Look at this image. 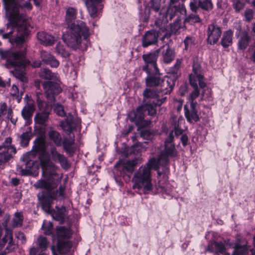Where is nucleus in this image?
Listing matches in <instances>:
<instances>
[{
    "mask_svg": "<svg viewBox=\"0 0 255 255\" xmlns=\"http://www.w3.org/2000/svg\"><path fill=\"white\" fill-rule=\"evenodd\" d=\"M8 22L6 28H0V36L3 39H8L12 45L21 46L28 35L29 20L24 15V8L30 10L32 5L25 0H2Z\"/></svg>",
    "mask_w": 255,
    "mask_h": 255,
    "instance_id": "obj_1",
    "label": "nucleus"
},
{
    "mask_svg": "<svg viewBox=\"0 0 255 255\" xmlns=\"http://www.w3.org/2000/svg\"><path fill=\"white\" fill-rule=\"evenodd\" d=\"M42 168V178L38 180L33 186L36 189H44L46 193L51 192L61 181L62 176L58 173V168L47 157L40 159Z\"/></svg>",
    "mask_w": 255,
    "mask_h": 255,
    "instance_id": "obj_2",
    "label": "nucleus"
},
{
    "mask_svg": "<svg viewBox=\"0 0 255 255\" xmlns=\"http://www.w3.org/2000/svg\"><path fill=\"white\" fill-rule=\"evenodd\" d=\"M89 28L83 21L77 22V26L73 25L65 34H63V40L68 47L74 51L86 50L90 42Z\"/></svg>",
    "mask_w": 255,
    "mask_h": 255,
    "instance_id": "obj_3",
    "label": "nucleus"
},
{
    "mask_svg": "<svg viewBox=\"0 0 255 255\" xmlns=\"http://www.w3.org/2000/svg\"><path fill=\"white\" fill-rule=\"evenodd\" d=\"M156 162L155 158H152L135 171L132 179L133 189H137L145 194L152 190L153 184L151 182V170L153 168L159 170V166Z\"/></svg>",
    "mask_w": 255,
    "mask_h": 255,
    "instance_id": "obj_4",
    "label": "nucleus"
},
{
    "mask_svg": "<svg viewBox=\"0 0 255 255\" xmlns=\"http://www.w3.org/2000/svg\"><path fill=\"white\" fill-rule=\"evenodd\" d=\"M0 55L1 58L6 59L5 65L7 68H15L13 73L15 78L23 84L26 83L27 79L23 71L24 67L29 64V61L25 59L24 51H3L0 50Z\"/></svg>",
    "mask_w": 255,
    "mask_h": 255,
    "instance_id": "obj_5",
    "label": "nucleus"
},
{
    "mask_svg": "<svg viewBox=\"0 0 255 255\" xmlns=\"http://www.w3.org/2000/svg\"><path fill=\"white\" fill-rule=\"evenodd\" d=\"M178 154V152L175 148V145H164V149L159 155L156 160V164L159 167L162 166V170L160 171L158 170L157 174L158 176L163 175V177L166 178L168 173V168L167 165L169 164V159L170 158L175 157Z\"/></svg>",
    "mask_w": 255,
    "mask_h": 255,
    "instance_id": "obj_6",
    "label": "nucleus"
},
{
    "mask_svg": "<svg viewBox=\"0 0 255 255\" xmlns=\"http://www.w3.org/2000/svg\"><path fill=\"white\" fill-rule=\"evenodd\" d=\"M141 162V159L134 158L127 161L117 162L115 166L117 170V175L122 177L127 181H129L135 167Z\"/></svg>",
    "mask_w": 255,
    "mask_h": 255,
    "instance_id": "obj_7",
    "label": "nucleus"
},
{
    "mask_svg": "<svg viewBox=\"0 0 255 255\" xmlns=\"http://www.w3.org/2000/svg\"><path fill=\"white\" fill-rule=\"evenodd\" d=\"M155 25L158 31L150 30L146 32L142 37V46L143 47H146L149 45L156 43L159 37V34L161 32H164L166 30V24L160 19L158 18L155 21Z\"/></svg>",
    "mask_w": 255,
    "mask_h": 255,
    "instance_id": "obj_8",
    "label": "nucleus"
},
{
    "mask_svg": "<svg viewBox=\"0 0 255 255\" xmlns=\"http://www.w3.org/2000/svg\"><path fill=\"white\" fill-rule=\"evenodd\" d=\"M166 81L165 77L164 79L161 78L160 73L159 74H151L145 78V83L147 87H157L160 86L162 92L164 94H170L171 92H167L169 89V86H164V82Z\"/></svg>",
    "mask_w": 255,
    "mask_h": 255,
    "instance_id": "obj_9",
    "label": "nucleus"
},
{
    "mask_svg": "<svg viewBox=\"0 0 255 255\" xmlns=\"http://www.w3.org/2000/svg\"><path fill=\"white\" fill-rule=\"evenodd\" d=\"M28 154L24 155L23 160L25 162V168L23 169L21 167L17 166V171L21 175H32L37 177L38 175V168L34 166L33 161L29 159Z\"/></svg>",
    "mask_w": 255,
    "mask_h": 255,
    "instance_id": "obj_10",
    "label": "nucleus"
},
{
    "mask_svg": "<svg viewBox=\"0 0 255 255\" xmlns=\"http://www.w3.org/2000/svg\"><path fill=\"white\" fill-rule=\"evenodd\" d=\"M103 0H86L85 5L90 16L94 19L98 18L103 7Z\"/></svg>",
    "mask_w": 255,
    "mask_h": 255,
    "instance_id": "obj_11",
    "label": "nucleus"
},
{
    "mask_svg": "<svg viewBox=\"0 0 255 255\" xmlns=\"http://www.w3.org/2000/svg\"><path fill=\"white\" fill-rule=\"evenodd\" d=\"M222 34L220 26L215 23L209 24L207 31V42L210 45H214L218 41Z\"/></svg>",
    "mask_w": 255,
    "mask_h": 255,
    "instance_id": "obj_12",
    "label": "nucleus"
},
{
    "mask_svg": "<svg viewBox=\"0 0 255 255\" xmlns=\"http://www.w3.org/2000/svg\"><path fill=\"white\" fill-rule=\"evenodd\" d=\"M181 62L177 59L175 65L169 69L168 76L165 77L166 81L164 82V86H169V89L167 92H171L175 85V81L178 77V71L180 66Z\"/></svg>",
    "mask_w": 255,
    "mask_h": 255,
    "instance_id": "obj_13",
    "label": "nucleus"
},
{
    "mask_svg": "<svg viewBox=\"0 0 255 255\" xmlns=\"http://www.w3.org/2000/svg\"><path fill=\"white\" fill-rule=\"evenodd\" d=\"M42 85L47 98L50 101H54V95L59 94L61 91V89L59 85L55 82L46 81L43 82Z\"/></svg>",
    "mask_w": 255,
    "mask_h": 255,
    "instance_id": "obj_14",
    "label": "nucleus"
},
{
    "mask_svg": "<svg viewBox=\"0 0 255 255\" xmlns=\"http://www.w3.org/2000/svg\"><path fill=\"white\" fill-rule=\"evenodd\" d=\"M192 80H193L194 82L198 83L201 88H204L206 86V83L201 73V66L198 63H194L193 65V73L189 75V82H191Z\"/></svg>",
    "mask_w": 255,
    "mask_h": 255,
    "instance_id": "obj_15",
    "label": "nucleus"
},
{
    "mask_svg": "<svg viewBox=\"0 0 255 255\" xmlns=\"http://www.w3.org/2000/svg\"><path fill=\"white\" fill-rule=\"evenodd\" d=\"M206 251L214 253L215 255H230L224 243L215 241H210L206 248Z\"/></svg>",
    "mask_w": 255,
    "mask_h": 255,
    "instance_id": "obj_16",
    "label": "nucleus"
},
{
    "mask_svg": "<svg viewBox=\"0 0 255 255\" xmlns=\"http://www.w3.org/2000/svg\"><path fill=\"white\" fill-rule=\"evenodd\" d=\"M37 196L42 209L45 212H51L52 211L51 205L54 199L52 192L45 193L41 192L38 194Z\"/></svg>",
    "mask_w": 255,
    "mask_h": 255,
    "instance_id": "obj_17",
    "label": "nucleus"
},
{
    "mask_svg": "<svg viewBox=\"0 0 255 255\" xmlns=\"http://www.w3.org/2000/svg\"><path fill=\"white\" fill-rule=\"evenodd\" d=\"M189 6L190 9L194 12H196L199 8L209 10L213 7L212 0H191Z\"/></svg>",
    "mask_w": 255,
    "mask_h": 255,
    "instance_id": "obj_18",
    "label": "nucleus"
},
{
    "mask_svg": "<svg viewBox=\"0 0 255 255\" xmlns=\"http://www.w3.org/2000/svg\"><path fill=\"white\" fill-rule=\"evenodd\" d=\"M72 245L71 242L67 240H58L57 251H55L54 246L51 248L53 255H59L67 253L70 250Z\"/></svg>",
    "mask_w": 255,
    "mask_h": 255,
    "instance_id": "obj_19",
    "label": "nucleus"
},
{
    "mask_svg": "<svg viewBox=\"0 0 255 255\" xmlns=\"http://www.w3.org/2000/svg\"><path fill=\"white\" fill-rule=\"evenodd\" d=\"M35 111V105L33 102H28L23 108L21 115L26 124H29L31 122V118Z\"/></svg>",
    "mask_w": 255,
    "mask_h": 255,
    "instance_id": "obj_20",
    "label": "nucleus"
},
{
    "mask_svg": "<svg viewBox=\"0 0 255 255\" xmlns=\"http://www.w3.org/2000/svg\"><path fill=\"white\" fill-rule=\"evenodd\" d=\"M50 151L53 160L59 162L63 167L66 168L68 166L66 157L58 152L54 146L50 147Z\"/></svg>",
    "mask_w": 255,
    "mask_h": 255,
    "instance_id": "obj_21",
    "label": "nucleus"
},
{
    "mask_svg": "<svg viewBox=\"0 0 255 255\" xmlns=\"http://www.w3.org/2000/svg\"><path fill=\"white\" fill-rule=\"evenodd\" d=\"M41 58L45 63L49 65L52 67H57L59 62L56 58L50 53L42 51L41 52Z\"/></svg>",
    "mask_w": 255,
    "mask_h": 255,
    "instance_id": "obj_22",
    "label": "nucleus"
},
{
    "mask_svg": "<svg viewBox=\"0 0 255 255\" xmlns=\"http://www.w3.org/2000/svg\"><path fill=\"white\" fill-rule=\"evenodd\" d=\"M160 51V48L156 51L148 54H143L142 58L145 62V64H151L153 66L154 69H157L156 61Z\"/></svg>",
    "mask_w": 255,
    "mask_h": 255,
    "instance_id": "obj_23",
    "label": "nucleus"
},
{
    "mask_svg": "<svg viewBox=\"0 0 255 255\" xmlns=\"http://www.w3.org/2000/svg\"><path fill=\"white\" fill-rule=\"evenodd\" d=\"M251 39V36L248 32L245 31L242 32L238 41V49L245 50L249 45Z\"/></svg>",
    "mask_w": 255,
    "mask_h": 255,
    "instance_id": "obj_24",
    "label": "nucleus"
},
{
    "mask_svg": "<svg viewBox=\"0 0 255 255\" xmlns=\"http://www.w3.org/2000/svg\"><path fill=\"white\" fill-rule=\"evenodd\" d=\"M198 83L194 82L193 80H192L191 82H190L191 86L193 88V90L190 94L188 97V100L190 103L191 106H197L198 105L196 99L200 95V90L198 87Z\"/></svg>",
    "mask_w": 255,
    "mask_h": 255,
    "instance_id": "obj_25",
    "label": "nucleus"
},
{
    "mask_svg": "<svg viewBox=\"0 0 255 255\" xmlns=\"http://www.w3.org/2000/svg\"><path fill=\"white\" fill-rule=\"evenodd\" d=\"M16 149L14 146L0 145V160L8 161L11 157L13 153H15Z\"/></svg>",
    "mask_w": 255,
    "mask_h": 255,
    "instance_id": "obj_26",
    "label": "nucleus"
},
{
    "mask_svg": "<svg viewBox=\"0 0 255 255\" xmlns=\"http://www.w3.org/2000/svg\"><path fill=\"white\" fill-rule=\"evenodd\" d=\"M197 106H191L190 110H189L187 105L184 106L185 116L188 122L192 123L197 122L199 120V117L197 114Z\"/></svg>",
    "mask_w": 255,
    "mask_h": 255,
    "instance_id": "obj_27",
    "label": "nucleus"
},
{
    "mask_svg": "<svg viewBox=\"0 0 255 255\" xmlns=\"http://www.w3.org/2000/svg\"><path fill=\"white\" fill-rule=\"evenodd\" d=\"M37 37L41 44L46 46L51 45L55 41L54 37L52 35L43 31L39 32Z\"/></svg>",
    "mask_w": 255,
    "mask_h": 255,
    "instance_id": "obj_28",
    "label": "nucleus"
},
{
    "mask_svg": "<svg viewBox=\"0 0 255 255\" xmlns=\"http://www.w3.org/2000/svg\"><path fill=\"white\" fill-rule=\"evenodd\" d=\"M166 99V97H164L161 98L160 100L155 102L153 101L152 104H145L143 105V108L144 111H147L148 115L150 116H153L156 114V110L155 107L157 106H160L163 103Z\"/></svg>",
    "mask_w": 255,
    "mask_h": 255,
    "instance_id": "obj_29",
    "label": "nucleus"
},
{
    "mask_svg": "<svg viewBox=\"0 0 255 255\" xmlns=\"http://www.w3.org/2000/svg\"><path fill=\"white\" fill-rule=\"evenodd\" d=\"M76 18V9L72 7L69 8L66 13V22L69 28H71L72 26H77V22L80 21L75 22Z\"/></svg>",
    "mask_w": 255,
    "mask_h": 255,
    "instance_id": "obj_30",
    "label": "nucleus"
},
{
    "mask_svg": "<svg viewBox=\"0 0 255 255\" xmlns=\"http://www.w3.org/2000/svg\"><path fill=\"white\" fill-rule=\"evenodd\" d=\"M233 32L232 30L229 29L223 32L221 39V44L224 48H226L233 44Z\"/></svg>",
    "mask_w": 255,
    "mask_h": 255,
    "instance_id": "obj_31",
    "label": "nucleus"
},
{
    "mask_svg": "<svg viewBox=\"0 0 255 255\" xmlns=\"http://www.w3.org/2000/svg\"><path fill=\"white\" fill-rule=\"evenodd\" d=\"M184 120L181 117H177L176 116H172L170 119L171 125L173 128V131H174L176 135L178 136L182 134L183 130L181 129L179 126L182 123Z\"/></svg>",
    "mask_w": 255,
    "mask_h": 255,
    "instance_id": "obj_32",
    "label": "nucleus"
},
{
    "mask_svg": "<svg viewBox=\"0 0 255 255\" xmlns=\"http://www.w3.org/2000/svg\"><path fill=\"white\" fill-rule=\"evenodd\" d=\"M49 112L46 110L37 113L34 116V122L40 126H45L49 119Z\"/></svg>",
    "mask_w": 255,
    "mask_h": 255,
    "instance_id": "obj_33",
    "label": "nucleus"
},
{
    "mask_svg": "<svg viewBox=\"0 0 255 255\" xmlns=\"http://www.w3.org/2000/svg\"><path fill=\"white\" fill-rule=\"evenodd\" d=\"M56 234L58 240H67L72 236L71 231L69 228L64 227H58Z\"/></svg>",
    "mask_w": 255,
    "mask_h": 255,
    "instance_id": "obj_34",
    "label": "nucleus"
},
{
    "mask_svg": "<svg viewBox=\"0 0 255 255\" xmlns=\"http://www.w3.org/2000/svg\"><path fill=\"white\" fill-rule=\"evenodd\" d=\"M163 94H164V92H162L161 90L160 91H156L148 88L145 89L143 92L144 101L148 99H154V101L156 102L160 99H159L160 95Z\"/></svg>",
    "mask_w": 255,
    "mask_h": 255,
    "instance_id": "obj_35",
    "label": "nucleus"
},
{
    "mask_svg": "<svg viewBox=\"0 0 255 255\" xmlns=\"http://www.w3.org/2000/svg\"><path fill=\"white\" fill-rule=\"evenodd\" d=\"M50 213L51 214L54 219L59 221L60 223H63L66 216V210L64 207H56L55 211L53 212L51 211Z\"/></svg>",
    "mask_w": 255,
    "mask_h": 255,
    "instance_id": "obj_36",
    "label": "nucleus"
},
{
    "mask_svg": "<svg viewBox=\"0 0 255 255\" xmlns=\"http://www.w3.org/2000/svg\"><path fill=\"white\" fill-rule=\"evenodd\" d=\"M49 139L56 146H60L62 143V137L56 130L50 129L47 133Z\"/></svg>",
    "mask_w": 255,
    "mask_h": 255,
    "instance_id": "obj_37",
    "label": "nucleus"
},
{
    "mask_svg": "<svg viewBox=\"0 0 255 255\" xmlns=\"http://www.w3.org/2000/svg\"><path fill=\"white\" fill-rule=\"evenodd\" d=\"M160 50L162 48H165L166 51L163 52V61L165 63H169L173 60L174 59V54L173 51L169 48V45L168 44L162 46Z\"/></svg>",
    "mask_w": 255,
    "mask_h": 255,
    "instance_id": "obj_38",
    "label": "nucleus"
},
{
    "mask_svg": "<svg viewBox=\"0 0 255 255\" xmlns=\"http://www.w3.org/2000/svg\"><path fill=\"white\" fill-rule=\"evenodd\" d=\"M144 109L142 106L138 107L136 109V111L131 112L130 114V116L131 117V121L133 122L141 121L144 118Z\"/></svg>",
    "mask_w": 255,
    "mask_h": 255,
    "instance_id": "obj_39",
    "label": "nucleus"
},
{
    "mask_svg": "<svg viewBox=\"0 0 255 255\" xmlns=\"http://www.w3.org/2000/svg\"><path fill=\"white\" fill-rule=\"evenodd\" d=\"M39 76L45 79L57 81L58 76L57 74L52 73L50 70L46 68L41 69L39 72Z\"/></svg>",
    "mask_w": 255,
    "mask_h": 255,
    "instance_id": "obj_40",
    "label": "nucleus"
},
{
    "mask_svg": "<svg viewBox=\"0 0 255 255\" xmlns=\"http://www.w3.org/2000/svg\"><path fill=\"white\" fill-rule=\"evenodd\" d=\"M205 101L207 102H210L213 101V98L212 97V91L210 89L205 88L203 89L202 92V94L201 98L200 99L199 102L201 104V102ZM204 107H205L206 105L204 104H202Z\"/></svg>",
    "mask_w": 255,
    "mask_h": 255,
    "instance_id": "obj_41",
    "label": "nucleus"
},
{
    "mask_svg": "<svg viewBox=\"0 0 255 255\" xmlns=\"http://www.w3.org/2000/svg\"><path fill=\"white\" fill-rule=\"evenodd\" d=\"M35 244L37 248L41 250V252L45 251L48 246V242L47 238L42 236L38 237L35 242Z\"/></svg>",
    "mask_w": 255,
    "mask_h": 255,
    "instance_id": "obj_42",
    "label": "nucleus"
},
{
    "mask_svg": "<svg viewBox=\"0 0 255 255\" xmlns=\"http://www.w3.org/2000/svg\"><path fill=\"white\" fill-rule=\"evenodd\" d=\"M75 139L74 136L70 135L69 139L65 138L63 142L64 149L67 152L70 153L73 151L72 145L74 143Z\"/></svg>",
    "mask_w": 255,
    "mask_h": 255,
    "instance_id": "obj_43",
    "label": "nucleus"
},
{
    "mask_svg": "<svg viewBox=\"0 0 255 255\" xmlns=\"http://www.w3.org/2000/svg\"><path fill=\"white\" fill-rule=\"evenodd\" d=\"M31 136V128H28L26 131L23 132L20 136L21 144L24 146H27Z\"/></svg>",
    "mask_w": 255,
    "mask_h": 255,
    "instance_id": "obj_44",
    "label": "nucleus"
},
{
    "mask_svg": "<svg viewBox=\"0 0 255 255\" xmlns=\"http://www.w3.org/2000/svg\"><path fill=\"white\" fill-rule=\"evenodd\" d=\"M232 2L236 12H240L245 6V3L241 0H232Z\"/></svg>",
    "mask_w": 255,
    "mask_h": 255,
    "instance_id": "obj_45",
    "label": "nucleus"
},
{
    "mask_svg": "<svg viewBox=\"0 0 255 255\" xmlns=\"http://www.w3.org/2000/svg\"><path fill=\"white\" fill-rule=\"evenodd\" d=\"M23 217L21 213H15L12 220L13 227H20L22 225Z\"/></svg>",
    "mask_w": 255,
    "mask_h": 255,
    "instance_id": "obj_46",
    "label": "nucleus"
},
{
    "mask_svg": "<svg viewBox=\"0 0 255 255\" xmlns=\"http://www.w3.org/2000/svg\"><path fill=\"white\" fill-rule=\"evenodd\" d=\"M23 93V91L21 90L20 92L19 91V90L16 85H12L10 94L12 96L15 97V98L18 103L21 101Z\"/></svg>",
    "mask_w": 255,
    "mask_h": 255,
    "instance_id": "obj_47",
    "label": "nucleus"
},
{
    "mask_svg": "<svg viewBox=\"0 0 255 255\" xmlns=\"http://www.w3.org/2000/svg\"><path fill=\"white\" fill-rule=\"evenodd\" d=\"M42 229L45 235H50L52 232L53 225L50 222L44 220L43 223Z\"/></svg>",
    "mask_w": 255,
    "mask_h": 255,
    "instance_id": "obj_48",
    "label": "nucleus"
},
{
    "mask_svg": "<svg viewBox=\"0 0 255 255\" xmlns=\"http://www.w3.org/2000/svg\"><path fill=\"white\" fill-rule=\"evenodd\" d=\"M142 70L145 71L148 75L151 74H159V71L158 68L157 67V69H155L154 70L153 66H152V64H145L142 67Z\"/></svg>",
    "mask_w": 255,
    "mask_h": 255,
    "instance_id": "obj_49",
    "label": "nucleus"
},
{
    "mask_svg": "<svg viewBox=\"0 0 255 255\" xmlns=\"http://www.w3.org/2000/svg\"><path fill=\"white\" fill-rule=\"evenodd\" d=\"M55 49L56 52L63 57H67L70 55L69 52L65 49L64 45L60 43L56 45Z\"/></svg>",
    "mask_w": 255,
    "mask_h": 255,
    "instance_id": "obj_50",
    "label": "nucleus"
},
{
    "mask_svg": "<svg viewBox=\"0 0 255 255\" xmlns=\"http://www.w3.org/2000/svg\"><path fill=\"white\" fill-rule=\"evenodd\" d=\"M166 0H151L150 10H154L155 12H158L160 7L161 2H165Z\"/></svg>",
    "mask_w": 255,
    "mask_h": 255,
    "instance_id": "obj_51",
    "label": "nucleus"
},
{
    "mask_svg": "<svg viewBox=\"0 0 255 255\" xmlns=\"http://www.w3.org/2000/svg\"><path fill=\"white\" fill-rule=\"evenodd\" d=\"M140 136L143 139H150L152 138L153 134L150 129L143 128L140 131Z\"/></svg>",
    "mask_w": 255,
    "mask_h": 255,
    "instance_id": "obj_52",
    "label": "nucleus"
},
{
    "mask_svg": "<svg viewBox=\"0 0 255 255\" xmlns=\"http://www.w3.org/2000/svg\"><path fill=\"white\" fill-rule=\"evenodd\" d=\"M53 110L59 116L64 117L65 116L63 107L59 104H56L53 105Z\"/></svg>",
    "mask_w": 255,
    "mask_h": 255,
    "instance_id": "obj_53",
    "label": "nucleus"
},
{
    "mask_svg": "<svg viewBox=\"0 0 255 255\" xmlns=\"http://www.w3.org/2000/svg\"><path fill=\"white\" fill-rule=\"evenodd\" d=\"M246 246H237L232 255H244L247 251Z\"/></svg>",
    "mask_w": 255,
    "mask_h": 255,
    "instance_id": "obj_54",
    "label": "nucleus"
},
{
    "mask_svg": "<svg viewBox=\"0 0 255 255\" xmlns=\"http://www.w3.org/2000/svg\"><path fill=\"white\" fill-rule=\"evenodd\" d=\"M244 16L247 21H250L254 17V11L252 9L247 8L244 12Z\"/></svg>",
    "mask_w": 255,
    "mask_h": 255,
    "instance_id": "obj_55",
    "label": "nucleus"
},
{
    "mask_svg": "<svg viewBox=\"0 0 255 255\" xmlns=\"http://www.w3.org/2000/svg\"><path fill=\"white\" fill-rule=\"evenodd\" d=\"M185 47L186 49L194 44V39L192 37L187 36L184 40Z\"/></svg>",
    "mask_w": 255,
    "mask_h": 255,
    "instance_id": "obj_56",
    "label": "nucleus"
},
{
    "mask_svg": "<svg viewBox=\"0 0 255 255\" xmlns=\"http://www.w3.org/2000/svg\"><path fill=\"white\" fill-rule=\"evenodd\" d=\"M7 119L10 121V122L15 125L17 122V118H13L12 116V110L11 108H9L7 110Z\"/></svg>",
    "mask_w": 255,
    "mask_h": 255,
    "instance_id": "obj_57",
    "label": "nucleus"
},
{
    "mask_svg": "<svg viewBox=\"0 0 255 255\" xmlns=\"http://www.w3.org/2000/svg\"><path fill=\"white\" fill-rule=\"evenodd\" d=\"M186 20L190 22L195 23L200 22V19L198 15L191 14L187 17Z\"/></svg>",
    "mask_w": 255,
    "mask_h": 255,
    "instance_id": "obj_58",
    "label": "nucleus"
},
{
    "mask_svg": "<svg viewBox=\"0 0 255 255\" xmlns=\"http://www.w3.org/2000/svg\"><path fill=\"white\" fill-rule=\"evenodd\" d=\"M173 131L172 130L169 134L167 138L166 139L165 142H164V145H174L173 143H172V142L174 139V136H173Z\"/></svg>",
    "mask_w": 255,
    "mask_h": 255,
    "instance_id": "obj_59",
    "label": "nucleus"
},
{
    "mask_svg": "<svg viewBox=\"0 0 255 255\" xmlns=\"http://www.w3.org/2000/svg\"><path fill=\"white\" fill-rule=\"evenodd\" d=\"M218 7L225 9L228 7L227 0H217Z\"/></svg>",
    "mask_w": 255,
    "mask_h": 255,
    "instance_id": "obj_60",
    "label": "nucleus"
},
{
    "mask_svg": "<svg viewBox=\"0 0 255 255\" xmlns=\"http://www.w3.org/2000/svg\"><path fill=\"white\" fill-rule=\"evenodd\" d=\"M142 146V144L140 142L137 143L133 145L131 147L128 149V151L130 153L133 152L134 153L135 150H138L140 149V147Z\"/></svg>",
    "mask_w": 255,
    "mask_h": 255,
    "instance_id": "obj_61",
    "label": "nucleus"
},
{
    "mask_svg": "<svg viewBox=\"0 0 255 255\" xmlns=\"http://www.w3.org/2000/svg\"><path fill=\"white\" fill-rule=\"evenodd\" d=\"M15 236L17 239L21 241V243L25 242V237L23 233L19 232L15 234Z\"/></svg>",
    "mask_w": 255,
    "mask_h": 255,
    "instance_id": "obj_62",
    "label": "nucleus"
},
{
    "mask_svg": "<svg viewBox=\"0 0 255 255\" xmlns=\"http://www.w3.org/2000/svg\"><path fill=\"white\" fill-rule=\"evenodd\" d=\"M180 140L182 142V145L184 146H185L187 145L188 137V136L186 134H182L180 137Z\"/></svg>",
    "mask_w": 255,
    "mask_h": 255,
    "instance_id": "obj_63",
    "label": "nucleus"
},
{
    "mask_svg": "<svg viewBox=\"0 0 255 255\" xmlns=\"http://www.w3.org/2000/svg\"><path fill=\"white\" fill-rule=\"evenodd\" d=\"M7 105L5 103H3L0 105V114L3 115L4 112L6 111Z\"/></svg>",
    "mask_w": 255,
    "mask_h": 255,
    "instance_id": "obj_64",
    "label": "nucleus"
}]
</instances>
